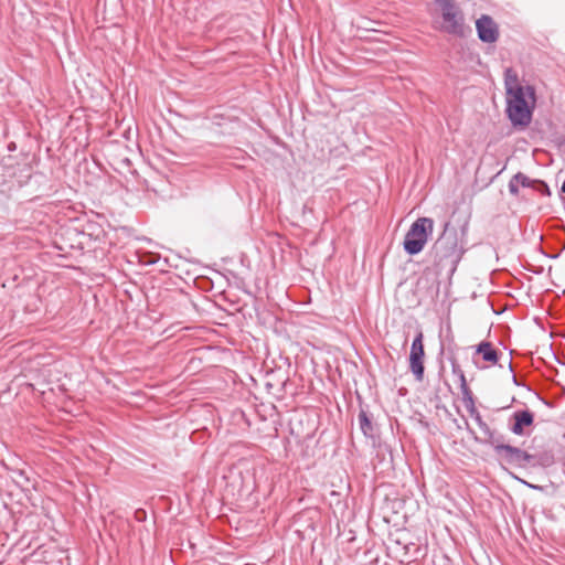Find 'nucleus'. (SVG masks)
<instances>
[{
	"label": "nucleus",
	"mask_w": 565,
	"mask_h": 565,
	"mask_svg": "<svg viewBox=\"0 0 565 565\" xmlns=\"http://www.w3.org/2000/svg\"><path fill=\"white\" fill-rule=\"evenodd\" d=\"M504 84L507 90V115L514 127L524 128L532 120V109L535 103V90L532 86L519 83L516 73L511 68L505 71Z\"/></svg>",
	"instance_id": "1"
},
{
	"label": "nucleus",
	"mask_w": 565,
	"mask_h": 565,
	"mask_svg": "<svg viewBox=\"0 0 565 565\" xmlns=\"http://www.w3.org/2000/svg\"><path fill=\"white\" fill-rule=\"evenodd\" d=\"M465 253L463 242L459 238L456 227L446 222L430 252L437 271L452 276Z\"/></svg>",
	"instance_id": "2"
},
{
	"label": "nucleus",
	"mask_w": 565,
	"mask_h": 565,
	"mask_svg": "<svg viewBox=\"0 0 565 565\" xmlns=\"http://www.w3.org/2000/svg\"><path fill=\"white\" fill-rule=\"evenodd\" d=\"M433 228L434 221L431 218L418 217L411 225L404 237V250L411 256L419 254L424 249L429 236L431 235Z\"/></svg>",
	"instance_id": "3"
},
{
	"label": "nucleus",
	"mask_w": 565,
	"mask_h": 565,
	"mask_svg": "<svg viewBox=\"0 0 565 565\" xmlns=\"http://www.w3.org/2000/svg\"><path fill=\"white\" fill-rule=\"evenodd\" d=\"M441 7V30L448 34L462 36L465 34V17L454 0H437Z\"/></svg>",
	"instance_id": "4"
},
{
	"label": "nucleus",
	"mask_w": 565,
	"mask_h": 565,
	"mask_svg": "<svg viewBox=\"0 0 565 565\" xmlns=\"http://www.w3.org/2000/svg\"><path fill=\"white\" fill-rule=\"evenodd\" d=\"M494 452L502 458L504 462L516 468H526L534 459V456L525 450L508 444L499 443L492 445Z\"/></svg>",
	"instance_id": "5"
},
{
	"label": "nucleus",
	"mask_w": 565,
	"mask_h": 565,
	"mask_svg": "<svg viewBox=\"0 0 565 565\" xmlns=\"http://www.w3.org/2000/svg\"><path fill=\"white\" fill-rule=\"evenodd\" d=\"M423 332L419 331L414 338L409 352V369L417 381H422L424 377V344H423Z\"/></svg>",
	"instance_id": "6"
},
{
	"label": "nucleus",
	"mask_w": 565,
	"mask_h": 565,
	"mask_svg": "<svg viewBox=\"0 0 565 565\" xmlns=\"http://www.w3.org/2000/svg\"><path fill=\"white\" fill-rule=\"evenodd\" d=\"M478 38L483 43H493L499 38V29L494 20L487 14H482L476 21Z\"/></svg>",
	"instance_id": "7"
},
{
	"label": "nucleus",
	"mask_w": 565,
	"mask_h": 565,
	"mask_svg": "<svg viewBox=\"0 0 565 565\" xmlns=\"http://www.w3.org/2000/svg\"><path fill=\"white\" fill-rule=\"evenodd\" d=\"M509 429L516 436L527 435L526 428L533 426L534 414L530 409L515 411L510 418Z\"/></svg>",
	"instance_id": "8"
},
{
	"label": "nucleus",
	"mask_w": 565,
	"mask_h": 565,
	"mask_svg": "<svg viewBox=\"0 0 565 565\" xmlns=\"http://www.w3.org/2000/svg\"><path fill=\"white\" fill-rule=\"evenodd\" d=\"M535 183H536V180L530 179L527 175H525L522 172H518L509 181V185H508L509 186V192L512 195H518L519 194V186L520 185L523 186V188L534 189L535 188Z\"/></svg>",
	"instance_id": "9"
},
{
	"label": "nucleus",
	"mask_w": 565,
	"mask_h": 565,
	"mask_svg": "<svg viewBox=\"0 0 565 565\" xmlns=\"http://www.w3.org/2000/svg\"><path fill=\"white\" fill-rule=\"evenodd\" d=\"M358 420L360 425V429L365 437L373 438L374 437V425L373 422L366 411L363 408L360 409L358 415Z\"/></svg>",
	"instance_id": "10"
},
{
	"label": "nucleus",
	"mask_w": 565,
	"mask_h": 565,
	"mask_svg": "<svg viewBox=\"0 0 565 565\" xmlns=\"http://www.w3.org/2000/svg\"><path fill=\"white\" fill-rule=\"evenodd\" d=\"M476 352L482 355L483 361L495 364L499 360L497 350L490 342H481L477 345Z\"/></svg>",
	"instance_id": "11"
},
{
	"label": "nucleus",
	"mask_w": 565,
	"mask_h": 565,
	"mask_svg": "<svg viewBox=\"0 0 565 565\" xmlns=\"http://www.w3.org/2000/svg\"><path fill=\"white\" fill-rule=\"evenodd\" d=\"M471 417L477 423L480 430L483 433V435L489 439L490 444L493 445L497 440L494 439V430H492L489 425L482 419L480 413H476L471 415Z\"/></svg>",
	"instance_id": "12"
},
{
	"label": "nucleus",
	"mask_w": 565,
	"mask_h": 565,
	"mask_svg": "<svg viewBox=\"0 0 565 565\" xmlns=\"http://www.w3.org/2000/svg\"><path fill=\"white\" fill-rule=\"evenodd\" d=\"M462 401H463L466 409H467V412L469 413L470 416L476 414V413H479L477 407H476V405H475V399H473L472 392L463 394L462 395Z\"/></svg>",
	"instance_id": "13"
},
{
	"label": "nucleus",
	"mask_w": 565,
	"mask_h": 565,
	"mask_svg": "<svg viewBox=\"0 0 565 565\" xmlns=\"http://www.w3.org/2000/svg\"><path fill=\"white\" fill-rule=\"evenodd\" d=\"M533 190L541 193L542 195L551 194L548 185L544 181H541V180H536L535 188Z\"/></svg>",
	"instance_id": "14"
},
{
	"label": "nucleus",
	"mask_w": 565,
	"mask_h": 565,
	"mask_svg": "<svg viewBox=\"0 0 565 565\" xmlns=\"http://www.w3.org/2000/svg\"><path fill=\"white\" fill-rule=\"evenodd\" d=\"M458 380L460 382V391H461L462 395L466 394V393L471 392V390L469 388V386L467 384V380H466L465 373H460V375H458Z\"/></svg>",
	"instance_id": "15"
},
{
	"label": "nucleus",
	"mask_w": 565,
	"mask_h": 565,
	"mask_svg": "<svg viewBox=\"0 0 565 565\" xmlns=\"http://www.w3.org/2000/svg\"><path fill=\"white\" fill-rule=\"evenodd\" d=\"M451 366H452V374L456 375L457 377H458V375H460V373H463V371L461 370V367L459 366L458 363L452 362Z\"/></svg>",
	"instance_id": "16"
},
{
	"label": "nucleus",
	"mask_w": 565,
	"mask_h": 565,
	"mask_svg": "<svg viewBox=\"0 0 565 565\" xmlns=\"http://www.w3.org/2000/svg\"><path fill=\"white\" fill-rule=\"evenodd\" d=\"M466 426H467V429L470 431V434H471V435H473V438H475L476 440H478V437L476 436L475 431H473L472 429H470V427H469V423H468L467 420H466Z\"/></svg>",
	"instance_id": "17"
},
{
	"label": "nucleus",
	"mask_w": 565,
	"mask_h": 565,
	"mask_svg": "<svg viewBox=\"0 0 565 565\" xmlns=\"http://www.w3.org/2000/svg\"><path fill=\"white\" fill-rule=\"evenodd\" d=\"M512 381H513V383H514L515 385H520V384H519V381H518V379H516V376H515L514 374H513V376H512Z\"/></svg>",
	"instance_id": "18"
},
{
	"label": "nucleus",
	"mask_w": 565,
	"mask_h": 565,
	"mask_svg": "<svg viewBox=\"0 0 565 565\" xmlns=\"http://www.w3.org/2000/svg\"><path fill=\"white\" fill-rule=\"evenodd\" d=\"M562 192L565 193V181L562 184Z\"/></svg>",
	"instance_id": "19"
},
{
	"label": "nucleus",
	"mask_w": 565,
	"mask_h": 565,
	"mask_svg": "<svg viewBox=\"0 0 565 565\" xmlns=\"http://www.w3.org/2000/svg\"><path fill=\"white\" fill-rule=\"evenodd\" d=\"M509 369H510V371H511V372L513 371V369H512V362H511V361L509 362Z\"/></svg>",
	"instance_id": "20"
}]
</instances>
